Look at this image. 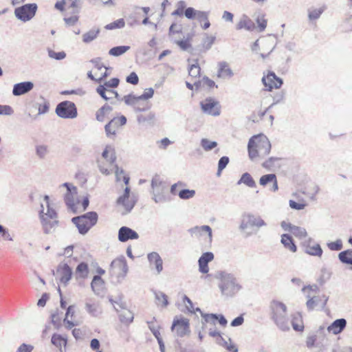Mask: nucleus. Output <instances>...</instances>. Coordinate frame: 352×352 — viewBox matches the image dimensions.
Wrapping results in <instances>:
<instances>
[{
  "mask_svg": "<svg viewBox=\"0 0 352 352\" xmlns=\"http://www.w3.org/2000/svg\"><path fill=\"white\" fill-rule=\"evenodd\" d=\"M91 63H92L94 65V67L96 69H97V70L98 72H101L100 73V74L101 73H104V72H107V70L109 69V68L106 67L102 63H101V60L100 58H95V59H92L91 60Z\"/></svg>",
  "mask_w": 352,
  "mask_h": 352,
  "instance_id": "nucleus-56",
  "label": "nucleus"
},
{
  "mask_svg": "<svg viewBox=\"0 0 352 352\" xmlns=\"http://www.w3.org/2000/svg\"><path fill=\"white\" fill-rule=\"evenodd\" d=\"M147 258L150 266L154 267L157 274H160L163 270V261L160 254L156 252H153L148 254Z\"/></svg>",
  "mask_w": 352,
  "mask_h": 352,
  "instance_id": "nucleus-22",
  "label": "nucleus"
},
{
  "mask_svg": "<svg viewBox=\"0 0 352 352\" xmlns=\"http://www.w3.org/2000/svg\"><path fill=\"white\" fill-rule=\"evenodd\" d=\"M276 177V175L273 173L263 175L259 179V184L263 186H265L267 184L275 181Z\"/></svg>",
  "mask_w": 352,
  "mask_h": 352,
  "instance_id": "nucleus-51",
  "label": "nucleus"
},
{
  "mask_svg": "<svg viewBox=\"0 0 352 352\" xmlns=\"http://www.w3.org/2000/svg\"><path fill=\"white\" fill-rule=\"evenodd\" d=\"M41 221L44 232L45 234H50L54 232L58 224L57 218H41Z\"/></svg>",
  "mask_w": 352,
  "mask_h": 352,
  "instance_id": "nucleus-26",
  "label": "nucleus"
},
{
  "mask_svg": "<svg viewBox=\"0 0 352 352\" xmlns=\"http://www.w3.org/2000/svg\"><path fill=\"white\" fill-rule=\"evenodd\" d=\"M292 325L295 331H302L304 328L302 318L300 313L297 312L292 315Z\"/></svg>",
  "mask_w": 352,
  "mask_h": 352,
  "instance_id": "nucleus-31",
  "label": "nucleus"
},
{
  "mask_svg": "<svg viewBox=\"0 0 352 352\" xmlns=\"http://www.w3.org/2000/svg\"><path fill=\"white\" fill-rule=\"evenodd\" d=\"M280 160L279 157H271L262 164V166L269 170L275 168L276 163Z\"/></svg>",
  "mask_w": 352,
  "mask_h": 352,
  "instance_id": "nucleus-46",
  "label": "nucleus"
},
{
  "mask_svg": "<svg viewBox=\"0 0 352 352\" xmlns=\"http://www.w3.org/2000/svg\"><path fill=\"white\" fill-rule=\"evenodd\" d=\"M103 160L98 161V168L100 171L106 175H108L112 173V168L113 163L116 160V155L113 148L110 146H106L105 149L102 153Z\"/></svg>",
  "mask_w": 352,
  "mask_h": 352,
  "instance_id": "nucleus-6",
  "label": "nucleus"
},
{
  "mask_svg": "<svg viewBox=\"0 0 352 352\" xmlns=\"http://www.w3.org/2000/svg\"><path fill=\"white\" fill-rule=\"evenodd\" d=\"M266 226L267 223L261 217L248 213L243 216L239 229L246 237H248L256 234L261 228Z\"/></svg>",
  "mask_w": 352,
  "mask_h": 352,
  "instance_id": "nucleus-3",
  "label": "nucleus"
},
{
  "mask_svg": "<svg viewBox=\"0 0 352 352\" xmlns=\"http://www.w3.org/2000/svg\"><path fill=\"white\" fill-rule=\"evenodd\" d=\"M249 157L254 161L267 156L271 150V144L267 136L261 133L252 136L248 145Z\"/></svg>",
  "mask_w": 352,
  "mask_h": 352,
  "instance_id": "nucleus-1",
  "label": "nucleus"
},
{
  "mask_svg": "<svg viewBox=\"0 0 352 352\" xmlns=\"http://www.w3.org/2000/svg\"><path fill=\"white\" fill-rule=\"evenodd\" d=\"M177 195L182 199H188L195 196V191L194 190L183 189L179 190Z\"/></svg>",
  "mask_w": 352,
  "mask_h": 352,
  "instance_id": "nucleus-49",
  "label": "nucleus"
},
{
  "mask_svg": "<svg viewBox=\"0 0 352 352\" xmlns=\"http://www.w3.org/2000/svg\"><path fill=\"white\" fill-rule=\"evenodd\" d=\"M36 10L37 6L36 3L25 4L16 8L14 10V14L18 19L26 22L34 16Z\"/></svg>",
  "mask_w": 352,
  "mask_h": 352,
  "instance_id": "nucleus-10",
  "label": "nucleus"
},
{
  "mask_svg": "<svg viewBox=\"0 0 352 352\" xmlns=\"http://www.w3.org/2000/svg\"><path fill=\"white\" fill-rule=\"evenodd\" d=\"M103 284H104V281L102 279V278L100 276L96 275V276H94L92 282L91 283V286L92 289L94 292H96V291H99L100 287H101V289L102 288Z\"/></svg>",
  "mask_w": 352,
  "mask_h": 352,
  "instance_id": "nucleus-47",
  "label": "nucleus"
},
{
  "mask_svg": "<svg viewBox=\"0 0 352 352\" xmlns=\"http://www.w3.org/2000/svg\"><path fill=\"white\" fill-rule=\"evenodd\" d=\"M217 277L220 279L219 287L223 296L232 297L241 290V286L232 274L220 272H218Z\"/></svg>",
  "mask_w": 352,
  "mask_h": 352,
  "instance_id": "nucleus-4",
  "label": "nucleus"
},
{
  "mask_svg": "<svg viewBox=\"0 0 352 352\" xmlns=\"http://www.w3.org/2000/svg\"><path fill=\"white\" fill-rule=\"evenodd\" d=\"M254 27V22L247 16H243L236 25L238 30L245 29L247 30H252Z\"/></svg>",
  "mask_w": 352,
  "mask_h": 352,
  "instance_id": "nucleus-32",
  "label": "nucleus"
},
{
  "mask_svg": "<svg viewBox=\"0 0 352 352\" xmlns=\"http://www.w3.org/2000/svg\"><path fill=\"white\" fill-rule=\"evenodd\" d=\"M338 258L342 263L352 265V250L341 252Z\"/></svg>",
  "mask_w": 352,
  "mask_h": 352,
  "instance_id": "nucleus-40",
  "label": "nucleus"
},
{
  "mask_svg": "<svg viewBox=\"0 0 352 352\" xmlns=\"http://www.w3.org/2000/svg\"><path fill=\"white\" fill-rule=\"evenodd\" d=\"M291 233L300 240L306 239L307 236V232L305 228L296 226H294L293 228H292Z\"/></svg>",
  "mask_w": 352,
  "mask_h": 352,
  "instance_id": "nucleus-39",
  "label": "nucleus"
},
{
  "mask_svg": "<svg viewBox=\"0 0 352 352\" xmlns=\"http://www.w3.org/2000/svg\"><path fill=\"white\" fill-rule=\"evenodd\" d=\"M55 111L58 117L64 119H73L78 115L75 104L67 100L60 102Z\"/></svg>",
  "mask_w": 352,
  "mask_h": 352,
  "instance_id": "nucleus-8",
  "label": "nucleus"
},
{
  "mask_svg": "<svg viewBox=\"0 0 352 352\" xmlns=\"http://www.w3.org/2000/svg\"><path fill=\"white\" fill-rule=\"evenodd\" d=\"M124 100L125 104L127 105L133 106L135 108V110L138 111H144L148 109L147 107H144V106L142 108L137 107L140 100H140V98H138V96H135V95H133V94L126 95V96H124V98L122 99L120 98L119 100Z\"/></svg>",
  "mask_w": 352,
  "mask_h": 352,
  "instance_id": "nucleus-28",
  "label": "nucleus"
},
{
  "mask_svg": "<svg viewBox=\"0 0 352 352\" xmlns=\"http://www.w3.org/2000/svg\"><path fill=\"white\" fill-rule=\"evenodd\" d=\"M262 82L268 91H271L273 88H280L283 84V80L274 72H269L266 76H263Z\"/></svg>",
  "mask_w": 352,
  "mask_h": 352,
  "instance_id": "nucleus-17",
  "label": "nucleus"
},
{
  "mask_svg": "<svg viewBox=\"0 0 352 352\" xmlns=\"http://www.w3.org/2000/svg\"><path fill=\"white\" fill-rule=\"evenodd\" d=\"M201 108L206 114L217 116L220 114L219 102L212 98H207L200 102Z\"/></svg>",
  "mask_w": 352,
  "mask_h": 352,
  "instance_id": "nucleus-11",
  "label": "nucleus"
},
{
  "mask_svg": "<svg viewBox=\"0 0 352 352\" xmlns=\"http://www.w3.org/2000/svg\"><path fill=\"white\" fill-rule=\"evenodd\" d=\"M60 188H65L66 192L65 195V201L69 208L75 212L76 206L75 195L77 194V188L74 186L69 183H64L60 186Z\"/></svg>",
  "mask_w": 352,
  "mask_h": 352,
  "instance_id": "nucleus-14",
  "label": "nucleus"
},
{
  "mask_svg": "<svg viewBox=\"0 0 352 352\" xmlns=\"http://www.w3.org/2000/svg\"><path fill=\"white\" fill-rule=\"evenodd\" d=\"M56 272L60 276V283L66 285L72 278V268L67 263H60L57 267Z\"/></svg>",
  "mask_w": 352,
  "mask_h": 352,
  "instance_id": "nucleus-18",
  "label": "nucleus"
},
{
  "mask_svg": "<svg viewBox=\"0 0 352 352\" xmlns=\"http://www.w3.org/2000/svg\"><path fill=\"white\" fill-rule=\"evenodd\" d=\"M138 237V234L129 227L122 226L118 230V238L120 242H126L129 239H137Z\"/></svg>",
  "mask_w": 352,
  "mask_h": 352,
  "instance_id": "nucleus-20",
  "label": "nucleus"
},
{
  "mask_svg": "<svg viewBox=\"0 0 352 352\" xmlns=\"http://www.w3.org/2000/svg\"><path fill=\"white\" fill-rule=\"evenodd\" d=\"M171 330L175 332L176 335L179 337H183L188 334L190 333L189 320L184 318H175L173 320Z\"/></svg>",
  "mask_w": 352,
  "mask_h": 352,
  "instance_id": "nucleus-13",
  "label": "nucleus"
},
{
  "mask_svg": "<svg viewBox=\"0 0 352 352\" xmlns=\"http://www.w3.org/2000/svg\"><path fill=\"white\" fill-rule=\"evenodd\" d=\"M76 274H78V276L82 278H85L87 276L89 273L87 264L82 262L76 267Z\"/></svg>",
  "mask_w": 352,
  "mask_h": 352,
  "instance_id": "nucleus-44",
  "label": "nucleus"
},
{
  "mask_svg": "<svg viewBox=\"0 0 352 352\" xmlns=\"http://www.w3.org/2000/svg\"><path fill=\"white\" fill-rule=\"evenodd\" d=\"M36 155L40 158H44L48 153L47 147L44 145L37 146L36 148Z\"/></svg>",
  "mask_w": 352,
  "mask_h": 352,
  "instance_id": "nucleus-63",
  "label": "nucleus"
},
{
  "mask_svg": "<svg viewBox=\"0 0 352 352\" xmlns=\"http://www.w3.org/2000/svg\"><path fill=\"white\" fill-rule=\"evenodd\" d=\"M119 79L117 78H111L106 81L103 85H100L96 88V92L105 100H109L113 98L120 100V95L117 91L109 89V88L117 87L119 85Z\"/></svg>",
  "mask_w": 352,
  "mask_h": 352,
  "instance_id": "nucleus-7",
  "label": "nucleus"
},
{
  "mask_svg": "<svg viewBox=\"0 0 352 352\" xmlns=\"http://www.w3.org/2000/svg\"><path fill=\"white\" fill-rule=\"evenodd\" d=\"M119 124L116 122L115 119H111L104 126L105 133L107 137L115 135Z\"/></svg>",
  "mask_w": 352,
  "mask_h": 352,
  "instance_id": "nucleus-37",
  "label": "nucleus"
},
{
  "mask_svg": "<svg viewBox=\"0 0 352 352\" xmlns=\"http://www.w3.org/2000/svg\"><path fill=\"white\" fill-rule=\"evenodd\" d=\"M200 70L201 69L197 62L196 61L195 64L190 65L188 69V74L191 77L196 78L199 76Z\"/></svg>",
  "mask_w": 352,
  "mask_h": 352,
  "instance_id": "nucleus-57",
  "label": "nucleus"
},
{
  "mask_svg": "<svg viewBox=\"0 0 352 352\" xmlns=\"http://www.w3.org/2000/svg\"><path fill=\"white\" fill-rule=\"evenodd\" d=\"M100 32L99 29H92L82 35V41L85 43H90L94 41Z\"/></svg>",
  "mask_w": 352,
  "mask_h": 352,
  "instance_id": "nucleus-42",
  "label": "nucleus"
},
{
  "mask_svg": "<svg viewBox=\"0 0 352 352\" xmlns=\"http://www.w3.org/2000/svg\"><path fill=\"white\" fill-rule=\"evenodd\" d=\"M234 75L229 64L226 61L218 63L217 76L222 79H230Z\"/></svg>",
  "mask_w": 352,
  "mask_h": 352,
  "instance_id": "nucleus-23",
  "label": "nucleus"
},
{
  "mask_svg": "<svg viewBox=\"0 0 352 352\" xmlns=\"http://www.w3.org/2000/svg\"><path fill=\"white\" fill-rule=\"evenodd\" d=\"M200 144L205 151H210L217 146V142L210 140L207 138H203L201 140Z\"/></svg>",
  "mask_w": 352,
  "mask_h": 352,
  "instance_id": "nucleus-43",
  "label": "nucleus"
},
{
  "mask_svg": "<svg viewBox=\"0 0 352 352\" xmlns=\"http://www.w3.org/2000/svg\"><path fill=\"white\" fill-rule=\"evenodd\" d=\"M196 310L199 312H200L202 318L204 320L205 322L207 323H214V321L216 320L217 314H204L201 311L199 308H196Z\"/></svg>",
  "mask_w": 352,
  "mask_h": 352,
  "instance_id": "nucleus-52",
  "label": "nucleus"
},
{
  "mask_svg": "<svg viewBox=\"0 0 352 352\" xmlns=\"http://www.w3.org/2000/svg\"><path fill=\"white\" fill-rule=\"evenodd\" d=\"M44 203L41 204L42 210L40 212V218H57V213L51 207L50 197L45 195L43 199Z\"/></svg>",
  "mask_w": 352,
  "mask_h": 352,
  "instance_id": "nucleus-19",
  "label": "nucleus"
},
{
  "mask_svg": "<svg viewBox=\"0 0 352 352\" xmlns=\"http://www.w3.org/2000/svg\"><path fill=\"white\" fill-rule=\"evenodd\" d=\"M111 168L112 171L115 170V175L117 181L123 180L125 184H127L129 183V177L124 175V170L122 169L119 168V167L117 165L113 166V167H111Z\"/></svg>",
  "mask_w": 352,
  "mask_h": 352,
  "instance_id": "nucleus-38",
  "label": "nucleus"
},
{
  "mask_svg": "<svg viewBox=\"0 0 352 352\" xmlns=\"http://www.w3.org/2000/svg\"><path fill=\"white\" fill-rule=\"evenodd\" d=\"M270 318L280 330L285 331L290 329L287 316V307L283 302L274 300L270 304Z\"/></svg>",
  "mask_w": 352,
  "mask_h": 352,
  "instance_id": "nucleus-2",
  "label": "nucleus"
},
{
  "mask_svg": "<svg viewBox=\"0 0 352 352\" xmlns=\"http://www.w3.org/2000/svg\"><path fill=\"white\" fill-rule=\"evenodd\" d=\"M241 184H244L250 188H255L256 186L253 177L248 173H245L241 175V179L237 182L238 185Z\"/></svg>",
  "mask_w": 352,
  "mask_h": 352,
  "instance_id": "nucleus-36",
  "label": "nucleus"
},
{
  "mask_svg": "<svg viewBox=\"0 0 352 352\" xmlns=\"http://www.w3.org/2000/svg\"><path fill=\"white\" fill-rule=\"evenodd\" d=\"M256 23L260 32H263L267 26V20L263 15H259L256 18Z\"/></svg>",
  "mask_w": 352,
  "mask_h": 352,
  "instance_id": "nucleus-60",
  "label": "nucleus"
},
{
  "mask_svg": "<svg viewBox=\"0 0 352 352\" xmlns=\"http://www.w3.org/2000/svg\"><path fill=\"white\" fill-rule=\"evenodd\" d=\"M125 22L123 19H118L109 24H107L104 28L107 30H114L124 28Z\"/></svg>",
  "mask_w": 352,
  "mask_h": 352,
  "instance_id": "nucleus-48",
  "label": "nucleus"
},
{
  "mask_svg": "<svg viewBox=\"0 0 352 352\" xmlns=\"http://www.w3.org/2000/svg\"><path fill=\"white\" fill-rule=\"evenodd\" d=\"M177 9L172 12L173 16H182L184 12V10L186 6L184 1H179L177 2Z\"/></svg>",
  "mask_w": 352,
  "mask_h": 352,
  "instance_id": "nucleus-55",
  "label": "nucleus"
},
{
  "mask_svg": "<svg viewBox=\"0 0 352 352\" xmlns=\"http://www.w3.org/2000/svg\"><path fill=\"white\" fill-rule=\"evenodd\" d=\"M153 199L156 203L164 202L166 201L165 191L166 186L165 184L160 181L157 177L153 178L151 182Z\"/></svg>",
  "mask_w": 352,
  "mask_h": 352,
  "instance_id": "nucleus-12",
  "label": "nucleus"
},
{
  "mask_svg": "<svg viewBox=\"0 0 352 352\" xmlns=\"http://www.w3.org/2000/svg\"><path fill=\"white\" fill-rule=\"evenodd\" d=\"M85 308L87 312L94 317H97L101 313L99 303L95 301H87Z\"/></svg>",
  "mask_w": 352,
  "mask_h": 352,
  "instance_id": "nucleus-29",
  "label": "nucleus"
},
{
  "mask_svg": "<svg viewBox=\"0 0 352 352\" xmlns=\"http://www.w3.org/2000/svg\"><path fill=\"white\" fill-rule=\"evenodd\" d=\"M111 269L118 277H125L128 272V265L124 256H121L114 259L111 262Z\"/></svg>",
  "mask_w": 352,
  "mask_h": 352,
  "instance_id": "nucleus-15",
  "label": "nucleus"
},
{
  "mask_svg": "<svg viewBox=\"0 0 352 352\" xmlns=\"http://www.w3.org/2000/svg\"><path fill=\"white\" fill-rule=\"evenodd\" d=\"M327 246L331 250L338 251L342 248V242L340 239H338L334 242L329 243Z\"/></svg>",
  "mask_w": 352,
  "mask_h": 352,
  "instance_id": "nucleus-64",
  "label": "nucleus"
},
{
  "mask_svg": "<svg viewBox=\"0 0 352 352\" xmlns=\"http://www.w3.org/2000/svg\"><path fill=\"white\" fill-rule=\"evenodd\" d=\"M155 299L157 301L158 305H162V307H166L168 304V300H167V296L162 292H158L155 294Z\"/></svg>",
  "mask_w": 352,
  "mask_h": 352,
  "instance_id": "nucleus-50",
  "label": "nucleus"
},
{
  "mask_svg": "<svg viewBox=\"0 0 352 352\" xmlns=\"http://www.w3.org/2000/svg\"><path fill=\"white\" fill-rule=\"evenodd\" d=\"M113 109L109 104H104L101 108H100L96 113V120L101 122H104L106 118H108L110 113L112 111Z\"/></svg>",
  "mask_w": 352,
  "mask_h": 352,
  "instance_id": "nucleus-30",
  "label": "nucleus"
},
{
  "mask_svg": "<svg viewBox=\"0 0 352 352\" xmlns=\"http://www.w3.org/2000/svg\"><path fill=\"white\" fill-rule=\"evenodd\" d=\"M214 259V254L210 252L204 253L199 258V270L202 274H206L209 272L208 264Z\"/></svg>",
  "mask_w": 352,
  "mask_h": 352,
  "instance_id": "nucleus-24",
  "label": "nucleus"
},
{
  "mask_svg": "<svg viewBox=\"0 0 352 352\" xmlns=\"http://www.w3.org/2000/svg\"><path fill=\"white\" fill-rule=\"evenodd\" d=\"M34 87L33 82L30 81L21 82L14 85L12 94L19 96L30 91Z\"/></svg>",
  "mask_w": 352,
  "mask_h": 352,
  "instance_id": "nucleus-21",
  "label": "nucleus"
},
{
  "mask_svg": "<svg viewBox=\"0 0 352 352\" xmlns=\"http://www.w3.org/2000/svg\"><path fill=\"white\" fill-rule=\"evenodd\" d=\"M229 162V158L226 156H223L220 158L218 163V172L217 175H220L221 172L226 167Z\"/></svg>",
  "mask_w": 352,
  "mask_h": 352,
  "instance_id": "nucleus-58",
  "label": "nucleus"
},
{
  "mask_svg": "<svg viewBox=\"0 0 352 352\" xmlns=\"http://www.w3.org/2000/svg\"><path fill=\"white\" fill-rule=\"evenodd\" d=\"M129 46H117L111 48L109 53L111 56H118L124 54L129 50Z\"/></svg>",
  "mask_w": 352,
  "mask_h": 352,
  "instance_id": "nucleus-45",
  "label": "nucleus"
},
{
  "mask_svg": "<svg viewBox=\"0 0 352 352\" xmlns=\"http://www.w3.org/2000/svg\"><path fill=\"white\" fill-rule=\"evenodd\" d=\"M120 320L124 324H129L133 320V314L129 309L122 308L119 314Z\"/></svg>",
  "mask_w": 352,
  "mask_h": 352,
  "instance_id": "nucleus-35",
  "label": "nucleus"
},
{
  "mask_svg": "<svg viewBox=\"0 0 352 352\" xmlns=\"http://www.w3.org/2000/svg\"><path fill=\"white\" fill-rule=\"evenodd\" d=\"M323 12H324L323 8L309 10L308 17H309V20L318 19L320 16L321 14Z\"/></svg>",
  "mask_w": 352,
  "mask_h": 352,
  "instance_id": "nucleus-53",
  "label": "nucleus"
},
{
  "mask_svg": "<svg viewBox=\"0 0 352 352\" xmlns=\"http://www.w3.org/2000/svg\"><path fill=\"white\" fill-rule=\"evenodd\" d=\"M346 326V320L344 318H340L334 320L327 327V331L334 335L341 333Z\"/></svg>",
  "mask_w": 352,
  "mask_h": 352,
  "instance_id": "nucleus-27",
  "label": "nucleus"
},
{
  "mask_svg": "<svg viewBox=\"0 0 352 352\" xmlns=\"http://www.w3.org/2000/svg\"><path fill=\"white\" fill-rule=\"evenodd\" d=\"M190 235L195 238H200L207 234L210 240L212 239V229L209 226H195L188 230Z\"/></svg>",
  "mask_w": 352,
  "mask_h": 352,
  "instance_id": "nucleus-25",
  "label": "nucleus"
},
{
  "mask_svg": "<svg viewBox=\"0 0 352 352\" xmlns=\"http://www.w3.org/2000/svg\"><path fill=\"white\" fill-rule=\"evenodd\" d=\"M98 214L95 212H89L82 215L75 217L72 219V221L76 228L80 234H85L97 223Z\"/></svg>",
  "mask_w": 352,
  "mask_h": 352,
  "instance_id": "nucleus-5",
  "label": "nucleus"
},
{
  "mask_svg": "<svg viewBox=\"0 0 352 352\" xmlns=\"http://www.w3.org/2000/svg\"><path fill=\"white\" fill-rule=\"evenodd\" d=\"M135 199L133 195H130V188L126 187L124 191V194L120 196L118 200L117 204L119 206H122L126 212H130L135 206Z\"/></svg>",
  "mask_w": 352,
  "mask_h": 352,
  "instance_id": "nucleus-16",
  "label": "nucleus"
},
{
  "mask_svg": "<svg viewBox=\"0 0 352 352\" xmlns=\"http://www.w3.org/2000/svg\"><path fill=\"white\" fill-rule=\"evenodd\" d=\"M318 291L319 288L316 285L305 286L302 289V292L306 294L307 298L306 306L309 311L314 309L320 301V298L316 295Z\"/></svg>",
  "mask_w": 352,
  "mask_h": 352,
  "instance_id": "nucleus-9",
  "label": "nucleus"
},
{
  "mask_svg": "<svg viewBox=\"0 0 352 352\" xmlns=\"http://www.w3.org/2000/svg\"><path fill=\"white\" fill-rule=\"evenodd\" d=\"M304 243L305 246V251L307 254L316 256H322V250L319 244H314L313 245H311L309 243L306 245L305 241Z\"/></svg>",
  "mask_w": 352,
  "mask_h": 352,
  "instance_id": "nucleus-33",
  "label": "nucleus"
},
{
  "mask_svg": "<svg viewBox=\"0 0 352 352\" xmlns=\"http://www.w3.org/2000/svg\"><path fill=\"white\" fill-rule=\"evenodd\" d=\"M51 341L54 345L60 348L61 351V347L65 346L67 344V339L58 334H54L52 337Z\"/></svg>",
  "mask_w": 352,
  "mask_h": 352,
  "instance_id": "nucleus-41",
  "label": "nucleus"
},
{
  "mask_svg": "<svg viewBox=\"0 0 352 352\" xmlns=\"http://www.w3.org/2000/svg\"><path fill=\"white\" fill-rule=\"evenodd\" d=\"M154 90L153 88L146 89L144 93L138 96V98H140L141 100H146L151 98L153 96Z\"/></svg>",
  "mask_w": 352,
  "mask_h": 352,
  "instance_id": "nucleus-61",
  "label": "nucleus"
},
{
  "mask_svg": "<svg viewBox=\"0 0 352 352\" xmlns=\"http://www.w3.org/2000/svg\"><path fill=\"white\" fill-rule=\"evenodd\" d=\"M183 302L185 305L187 310L190 313H195L197 311L196 309H194L192 302L191 300L186 296H184L183 298Z\"/></svg>",
  "mask_w": 352,
  "mask_h": 352,
  "instance_id": "nucleus-62",
  "label": "nucleus"
},
{
  "mask_svg": "<svg viewBox=\"0 0 352 352\" xmlns=\"http://www.w3.org/2000/svg\"><path fill=\"white\" fill-rule=\"evenodd\" d=\"M48 55L51 58L56 60H63L66 56V54L64 52H56L52 50H48Z\"/></svg>",
  "mask_w": 352,
  "mask_h": 352,
  "instance_id": "nucleus-59",
  "label": "nucleus"
},
{
  "mask_svg": "<svg viewBox=\"0 0 352 352\" xmlns=\"http://www.w3.org/2000/svg\"><path fill=\"white\" fill-rule=\"evenodd\" d=\"M281 243L283 244L284 247L292 252H296V246L294 244L292 238L290 235L287 234H283L281 236Z\"/></svg>",
  "mask_w": 352,
  "mask_h": 352,
  "instance_id": "nucleus-34",
  "label": "nucleus"
},
{
  "mask_svg": "<svg viewBox=\"0 0 352 352\" xmlns=\"http://www.w3.org/2000/svg\"><path fill=\"white\" fill-rule=\"evenodd\" d=\"M289 207L292 209L300 210H303L307 206V204L305 200H302L301 202H296L294 200H289Z\"/></svg>",
  "mask_w": 352,
  "mask_h": 352,
  "instance_id": "nucleus-54",
  "label": "nucleus"
}]
</instances>
